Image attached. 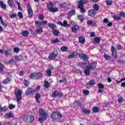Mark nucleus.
I'll return each mask as SVG.
<instances>
[{
    "label": "nucleus",
    "mask_w": 125,
    "mask_h": 125,
    "mask_svg": "<svg viewBox=\"0 0 125 125\" xmlns=\"http://www.w3.org/2000/svg\"><path fill=\"white\" fill-rule=\"evenodd\" d=\"M41 94H40V93H37L35 95V99L36 101V102H37V103H38V104H41V102H40V101L39 100L40 99V98H41Z\"/></svg>",
    "instance_id": "24"
},
{
    "label": "nucleus",
    "mask_w": 125,
    "mask_h": 125,
    "mask_svg": "<svg viewBox=\"0 0 125 125\" xmlns=\"http://www.w3.org/2000/svg\"><path fill=\"white\" fill-rule=\"evenodd\" d=\"M94 41L97 43H99V42H100V41H101V39L99 37H95Z\"/></svg>",
    "instance_id": "44"
},
{
    "label": "nucleus",
    "mask_w": 125,
    "mask_h": 125,
    "mask_svg": "<svg viewBox=\"0 0 125 125\" xmlns=\"http://www.w3.org/2000/svg\"><path fill=\"white\" fill-rule=\"evenodd\" d=\"M78 8L80 9L81 13H84L86 11L85 9L83 8V4H86L88 1L87 0H81L78 2Z\"/></svg>",
    "instance_id": "1"
},
{
    "label": "nucleus",
    "mask_w": 125,
    "mask_h": 125,
    "mask_svg": "<svg viewBox=\"0 0 125 125\" xmlns=\"http://www.w3.org/2000/svg\"><path fill=\"white\" fill-rule=\"evenodd\" d=\"M90 70L91 69H89V67H88L87 69L84 70V73L86 76H89L90 75Z\"/></svg>",
    "instance_id": "34"
},
{
    "label": "nucleus",
    "mask_w": 125,
    "mask_h": 125,
    "mask_svg": "<svg viewBox=\"0 0 125 125\" xmlns=\"http://www.w3.org/2000/svg\"><path fill=\"white\" fill-rule=\"evenodd\" d=\"M95 84H96L95 80H90L86 83V86L87 88H89V87H91V86H94Z\"/></svg>",
    "instance_id": "16"
},
{
    "label": "nucleus",
    "mask_w": 125,
    "mask_h": 125,
    "mask_svg": "<svg viewBox=\"0 0 125 125\" xmlns=\"http://www.w3.org/2000/svg\"><path fill=\"white\" fill-rule=\"evenodd\" d=\"M60 7H61V8H63L65 9L66 8V7H67L68 6V5H67V3L63 2L61 4H60Z\"/></svg>",
    "instance_id": "31"
},
{
    "label": "nucleus",
    "mask_w": 125,
    "mask_h": 125,
    "mask_svg": "<svg viewBox=\"0 0 125 125\" xmlns=\"http://www.w3.org/2000/svg\"><path fill=\"white\" fill-rule=\"evenodd\" d=\"M27 9L29 17L32 18V17H33V16H34V14H33V9H32L31 4H28L27 5Z\"/></svg>",
    "instance_id": "11"
},
{
    "label": "nucleus",
    "mask_w": 125,
    "mask_h": 125,
    "mask_svg": "<svg viewBox=\"0 0 125 125\" xmlns=\"http://www.w3.org/2000/svg\"><path fill=\"white\" fill-rule=\"evenodd\" d=\"M38 19H39V20L42 21L44 19V16H43V14H41L38 17Z\"/></svg>",
    "instance_id": "54"
},
{
    "label": "nucleus",
    "mask_w": 125,
    "mask_h": 125,
    "mask_svg": "<svg viewBox=\"0 0 125 125\" xmlns=\"http://www.w3.org/2000/svg\"><path fill=\"white\" fill-rule=\"evenodd\" d=\"M8 62L9 64H14L15 63V61H14L13 58H12L8 61Z\"/></svg>",
    "instance_id": "57"
},
{
    "label": "nucleus",
    "mask_w": 125,
    "mask_h": 125,
    "mask_svg": "<svg viewBox=\"0 0 125 125\" xmlns=\"http://www.w3.org/2000/svg\"><path fill=\"white\" fill-rule=\"evenodd\" d=\"M80 26L77 24H75L71 27V32L72 33H77V32H78V31H79V30H80Z\"/></svg>",
    "instance_id": "19"
},
{
    "label": "nucleus",
    "mask_w": 125,
    "mask_h": 125,
    "mask_svg": "<svg viewBox=\"0 0 125 125\" xmlns=\"http://www.w3.org/2000/svg\"><path fill=\"white\" fill-rule=\"evenodd\" d=\"M24 75H25V71L23 70H21L19 73V76H20V77H23Z\"/></svg>",
    "instance_id": "50"
},
{
    "label": "nucleus",
    "mask_w": 125,
    "mask_h": 125,
    "mask_svg": "<svg viewBox=\"0 0 125 125\" xmlns=\"http://www.w3.org/2000/svg\"><path fill=\"white\" fill-rule=\"evenodd\" d=\"M53 6H54V4L52 2H49V4H47V7L50 12H52L53 13L58 12L59 11L58 7L54 8Z\"/></svg>",
    "instance_id": "2"
},
{
    "label": "nucleus",
    "mask_w": 125,
    "mask_h": 125,
    "mask_svg": "<svg viewBox=\"0 0 125 125\" xmlns=\"http://www.w3.org/2000/svg\"><path fill=\"white\" fill-rule=\"evenodd\" d=\"M96 66H97V62H93L89 65L88 68H89V70H92V69L96 68Z\"/></svg>",
    "instance_id": "20"
},
{
    "label": "nucleus",
    "mask_w": 125,
    "mask_h": 125,
    "mask_svg": "<svg viewBox=\"0 0 125 125\" xmlns=\"http://www.w3.org/2000/svg\"><path fill=\"white\" fill-rule=\"evenodd\" d=\"M35 90L34 89V88L32 87H28L25 91V94L28 96L29 95H30V94H33V93H35Z\"/></svg>",
    "instance_id": "15"
},
{
    "label": "nucleus",
    "mask_w": 125,
    "mask_h": 125,
    "mask_svg": "<svg viewBox=\"0 0 125 125\" xmlns=\"http://www.w3.org/2000/svg\"><path fill=\"white\" fill-rule=\"evenodd\" d=\"M39 116L41 117L42 118H43L44 120H46L47 118H48V114L47 113H46L44 111V109L42 108H40L39 109Z\"/></svg>",
    "instance_id": "7"
},
{
    "label": "nucleus",
    "mask_w": 125,
    "mask_h": 125,
    "mask_svg": "<svg viewBox=\"0 0 125 125\" xmlns=\"http://www.w3.org/2000/svg\"><path fill=\"white\" fill-rule=\"evenodd\" d=\"M46 74L48 77H51V69H47L46 71Z\"/></svg>",
    "instance_id": "48"
},
{
    "label": "nucleus",
    "mask_w": 125,
    "mask_h": 125,
    "mask_svg": "<svg viewBox=\"0 0 125 125\" xmlns=\"http://www.w3.org/2000/svg\"><path fill=\"white\" fill-rule=\"evenodd\" d=\"M82 112L83 113H84V114H85L86 115H89V114H90V110L86 108L83 109Z\"/></svg>",
    "instance_id": "33"
},
{
    "label": "nucleus",
    "mask_w": 125,
    "mask_h": 125,
    "mask_svg": "<svg viewBox=\"0 0 125 125\" xmlns=\"http://www.w3.org/2000/svg\"><path fill=\"white\" fill-rule=\"evenodd\" d=\"M51 43H57V42H60V41L59 39L56 38L55 40H52L51 41Z\"/></svg>",
    "instance_id": "37"
},
{
    "label": "nucleus",
    "mask_w": 125,
    "mask_h": 125,
    "mask_svg": "<svg viewBox=\"0 0 125 125\" xmlns=\"http://www.w3.org/2000/svg\"><path fill=\"white\" fill-rule=\"evenodd\" d=\"M44 87L45 88H49V83H48V81H45L44 82Z\"/></svg>",
    "instance_id": "40"
},
{
    "label": "nucleus",
    "mask_w": 125,
    "mask_h": 125,
    "mask_svg": "<svg viewBox=\"0 0 125 125\" xmlns=\"http://www.w3.org/2000/svg\"><path fill=\"white\" fill-rule=\"evenodd\" d=\"M48 27L52 30H54L56 28V25L52 22H50L48 24Z\"/></svg>",
    "instance_id": "27"
},
{
    "label": "nucleus",
    "mask_w": 125,
    "mask_h": 125,
    "mask_svg": "<svg viewBox=\"0 0 125 125\" xmlns=\"http://www.w3.org/2000/svg\"><path fill=\"white\" fill-rule=\"evenodd\" d=\"M117 49V50H121V49H123V47L122 46V45L118 44Z\"/></svg>",
    "instance_id": "61"
},
{
    "label": "nucleus",
    "mask_w": 125,
    "mask_h": 125,
    "mask_svg": "<svg viewBox=\"0 0 125 125\" xmlns=\"http://www.w3.org/2000/svg\"><path fill=\"white\" fill-rule=\"evenodd\" d=\"M79 42L80 43L83 44L85 42V39L83 36H80L79 37Z\"/></svg>",
    "instance_id": "26"
},
{
    "label": "nucleus",
    "mask_w": 125,
    "mask_h": 125,
    "mask_svg": "<svg viewBox=\"0 0 125 125\" xmlns=\"http://www.w3.org/2000/svg\"><path fill=\"white\" fill-rule=\"evenodd\" d=\"M93 113H98L99 112V108L97 106L94 107L92 109Z\"/></svg>",
    "instance_id": "43"
},
{
    "label": "nucleus",
    "mask_w": 125,
    "mask_h": 125,
    "mask_svg": "<svg viewBox=\"0 0 125 125\" xmlns=\"http://www.w3.org/2000/svg\"><path fill=\"white\" fill-rule=\"evenodd\" d=\"M7 3L9 6L12 7V8H14L15 7V4H14L13 0H7Z\"/></svg>",
    "instance_id": "21"
},
{
    "label": "nucleus",
    "mask_w": 125,
    "mask_h": 125,
    "mask_svg": "<svg viewBox=\"0 0 125 125\" xmlns=\"http://www.w3.org/2000/svg\"><path fill=\"white\" fill-rule=\"evenodd\" d=\"M93 8H94V10H95V11H98V10H99V5L97 4L93 5Z\"/></svg>",
    "instance_id": "38"
},
{
    "label": "nucleus",
    "mask_w": 125,
    "mask_h": 125,
    "mask_svg": "<svg viewBox=\"0 0 125 125\" xmlns=\"http://www.w3.org/2000/svg\"><path fill=\"white\" fill-rule=\"evenodd\" d=\"M11 51H12V50L11 48H8L5 50L4 53V56H8V55H11Z\"/></svg>",
    "instance_id": "22"
},
{
    "label": "nucleus",
    "mask_w": 125,
    "mask_h": 125,
    "mask_svg": "<svg viewBox=\"0 0 125 125\" xmlns=\"http://www.w3.org/2000/svg\"><path fill=\"white\" fill-rule=\"evenodd\" d=\"M79 58L81 60H83L84 61H88V59H89V57L87 56L86 54L83 53H81L78 54Z\"/></svg>",
    "instance_id": "12"
},
{
    "label": "nucleus",
    "mask_w": 125,
    "mask_h": 125,
    "mask_svg": "<svg viewBox=\"0 0 125 125\" xmlns=\"http://www.w3.org/2000/svg\"><path fill=\"white\" fill-rule=\"evenodd\" d=\"M19 51H20V48H19V47H15L14 48V52L15 53H18V52H19Z\"/></svg>",
    "instance_id": "52"
},
{
    "label": "nucleus",
    "mask_w": 125,
    "mask_h": 125,
    "mask_svg": "<svg viewBox=\"0 0 125 125\" xmlns=\"http://www.w3.org/2000/svg\"><path fill=\"white\" fill-rule=\"evenodd\" d=\"M120 16H121V17H123L124 18H125V13L124 12H121Z\"/></svg>",
    "instance_id": "64"
},
{
    "label": "nucleus",
    "mask_w": 125,
    "mask_h": 125,
    "mask_svg": "<svg viewBox=\"0 0 125 125\" xmlns=\"http://www.w3.org/2000/svg\"><path fill=\"white\" fill-rule=\"evenodd\" d=\"M67 81V79L65 77H63L62 79L59 80L60 83H64V82H66Z\"/></svg>",
    "instance_id": "53"
},
{
    "label": "nucleus",
    "mask_w": 125,
    "mask_h": 125,
    "mask_svg": "<svg viewBox=\"0 0 125 125\" xmlns=\"http://www.w3.org/2000/svg\"><path fill=\"white\" fill-rule=\"evenodd\" d=\"M63 97V93L58 90H55L54 92L52 94V97L55 98L58 97V98H61Z\"/></svg>",
    "instance_id": "9"
},
{
    "label": "nucleus",
    "mask_w": 125,
    "mask_h": 125,
    "mask_svg": "<svg viewBox=\"0 0 125 125\" xmlns=\"http://www.w3.org/2000/svg\"><path fill=\"white\" fill-rule=\"evenodd\" d=\"M77 65L78 66V67L83 68V63L82 62H79L78 63H77Z\"/></svg>",
    "instance_id": "55"
},
{
    "label": "nucleus",
    "mask_w": 125,
    "mask_h": 125,
    "mask_svg": "<svg viewBox=\"0 0 125 125\" xmlns=\"http://www.w3.org/2000/svg\"><path fill=\"white\" fill-rule=\"evenodd\" d=\"M5 118L7 119H10V118H14V114L12 112L6 113L5 114Z\"/></svg>",
    "instance_id": "23"
},
{
    "label": "nucleus",
    "mask_w": 125,
    "mask_h": 125,
    "mask_svg": "<svg viewBox=\"0 0 125 125\" xmlns=\"http://www.w3.org/2000/svg\"><path fill=\"white\" fill-rule=\"evenodd\" d=\"M87 25H89V26H96V22H93L91 20H88L87 21Z\"/></svg>",
    "instance_id": "28"
},
{
    "label": "nucleus",
    "mask_w": 125,
    "mask_h": 125,
    "mask_svg": "<svg viewBox=\"0 0 125 125\" xmlns=\"http://www.w3.org/2000/svg\"><path fill=\"white\" fill-rule=\"evenodd\" d=\"M104 57L105 58V60H111V57L107 54H105Z\"/></svg>",
    "instance_id": "45"
},
{
    "label": "nucleus",
    "mask_w": 125,
    "mask_h": 125,
    "mask_svg": "<svg viewBox=\"0 0 125 125\" xmlns=\"http://www.w3.org/2000/svg\"><path fill=\"white\" fill-rule=\"evenodd\" d=\"M76 14V10L73 9L71 11H69L67 13V18L68 19H71L72 16H74Z\"/></svg>",
    "instance_id": "17"
},
{
    "label": "nucleus",
    "mask_w": 125,
    "mask_h": 125,
    "mask_svg": "<svg viewBox=\"0 0 125 125\" xmlns=\"http://www.w3.org/2000/svg\"><path fill=\"white\" fill-rule=\"evenodd\" d=\"M79 55V53L77 51H73L69 55L67 56L68 59H72L73 58H77Z\"/></svg>",
    "instance_id": "14"
},
{
    "label": "nucleus",
    "mask_w": 125,
    "mask_h": 125,
    "mask_svg": "<svg viewBox=\"0 0 125 125\" xmlns=\"http://www.w3.org/2000/svg\"><path fill=\"white\" fill-rule=\"evenodd\" d=\"M105 2L107 5H111V4H113V1L111 0H106Z\"/></svg>",
    "instance_id": "49"
},
{
    "label": "nucleus",
    "mask_w": 125,
    "mask_h": 125,
    "mask_svg": "<svg viewBox=\"0 0 125 125\" xmlns=\"http://www.w3.org/2000/svg\"><path fill=\"white\" fill-rule=\"evenodd\" d=\"M18 16H19V18H20L21 19H23V14L22 13V12H19L18 13Z\"/></svg>",
    "instance_id": "51"
},
{
    "label": "nucleus",
    "mask_w": 125,
    "mask_h": 125,
    "mask_svg": "<svg viewBox=\"0 0 125 125\" xmlns=\"http://www.w3.org/2000/svg\"><path fill=\"white\" fill-rule=\"evenodd\" d=\"M11 83V79L7 78L3 81V83L4 84H9Z\"/></svg>",
    "instance_id": "25"
},
{
    "label": "nucleus",
    "mask_w": 125,
    "mask_h": 125,
    "mask_svg": "<svg viewBox=\"0 0 125 125\" xmlns=\"http://www.w3.org/2000/svg\"><path fill=\"white\" fill-rule=\"evenodd\" d=\"M53 35H54V36H59V30L55 29L53 32Z\"/></svg>",
    "instance_id": "46"
},
{
    "label": "nucleus",
    "mask_w": 125,
    "mask_h": 125,
    "mask_svg": "<svg viewBox=\"0 0 125 125\" xmlns=\"http://www.w3.org/2000/svg\"><path fill=\"white\" fill-rule=\"evenodd\" d=\"M83 93L85 95H88V94H89V91L88 90H84L83 92Z\"/></svg>",
    "instance_id": "56"
},
{
    "label": "nucleus",
    "mask_w": 125,
    "mask_h": 125,
    "mask_svg": "<svg viewBox=\"0 0 125 125\" xmlns=\"http://www.w3.org/2000/svg\"><path fill=\"white\" fill-rule=\"evenodd\" d=\"M58 56V51L57 50H55L53 51V52L48 56V59L50 60H52V59H55L56 57Z\"/></svg>",
    "instance_id": "10"
},
{
    "label": "nucleus",
    "mask_w": 125,
    "mask_h": 125,
    "mask_svg": "<svg viewBox=\"0 0 125 125\" xmlns=\"http://www.w3.org/2000/svg\"><path fill=\"white\" fill-rule=\"evenodd\" d=\"M9 108L10 110H12V109H14V108H15V105L9 104Z\"/></svg>",
    "instance_id": "63"
},
{
    "label": "nucleus",
    "mask_w": 125,
    "mask_h": 125,
    "mask_svg": "<svg viewBox=\"0 0 125 125\" xmlns=\"http://www.w3.org/2000/svg\"><path fill=\"white\" fill-rule=\"evenodd\" d=\"M83 68H88L89 65V62H88V61H85L84 62H83Z\"/></svg>",
    "instance_id": "29"
},
{
    "label": "nucleus",
    "mask_w": 125,
    "mask_h": 125,
    "mask_svg": "<svg viewBox=\"0 0 125 125\" xmlns=\"http://www.w3.org/2000/svg\"><path fill=\"white\" fill-rule=\"evenodd\" d=\"M61 50L62 52H67L68 50V47L66 46H63L61 48Z\"/></svg>",
    "instance_id": "36"
},
{
    "label": "nucleus",
    "mask_w": 125,
    "mask_h": 125,
    "mask_svg": "<svg viewBox=\"0 0 125 125\" xmlns=\"http://www.w3.org/2000/svg\"><path fill=\"white\" fill-rule=\"evenodd\" d=\"M111 53L113 58L117 59L118 58V53H117V50L114 46H111Z\"/></svg>",
    "instance_id": "13"
},
{
    "label": "nucleus",
    "mask_w": 125,
    "mask_h": 125,
    "mask_svg": "<svg viewBox=\"0 0 125 125\" xmlns=\"http://www.w3.org/2000/svg\"><path fill=\"white\" fill-rule=\"evenodd\" d=\"M30 78L32 80L41 79V78H42V73L41 72L31 73L30 75Z\"/></svg>",
    "instance_id": "6"
},
{
    "label": "nucleus",
    "mask_w": 125,
    "mask_h": 125,
    "mask_svg": "<svg viewBox=\"0 0 125 125\" xmlns=\"http://www.w3.org/2000/svg\"><path fill=\"white\" fill-rule=\"evenodd\" d=\"M17 17V15L16 14H12L10 16V18H16Z\"/></svg>",
    "instance_id": "58"
},
{
    "label": "nucleus",
    "mask_w": 125,
    "mask_h": 125,
    "mask_svg": "<svg viewBox=\"0 0 125 125\" xmlns=\"http://www.w3.org/2000/svg\"><path fill=\"white\" fill-rule=\"evenodd\" d=\"M99 88L101 89H103V88H104V85L102 83H99Z\"/></svg>",
    "instance_id": "60"
},
{
    "label": "nucleus",
    "mask_w": 125,
    "mask_h": 125,
    "mask_svg": "<svg viewBox=\"0 0 125 125\" xmlns=\"http://www.w3.org/2000/svg\"><path fill=\"white\" fill-rule=\"evenodd\" d=\"M4 69V65L2 64L1 63H0V73H3Z\"/></svg>",
    "instance_id": "41"
},
{
    "label": "nucleus",
    "mask_w": 125,
    "mask_h": 125,
    "mask_svg": "<svg viewBox=\"0 0 125 125\" xmlns=\"http://www.w3.org/2000/svg\"><path fill=\"white\" fill-rule=\"evenodd\" d=\"M87 14L88 16H89L90 17H94L96 14V12H95L94 9H90L88 10Z\"/></svg>",
    "instance_id": "18"
},
{
    "label": "nucleus",
    "mask_w": 125,
    "mask_h": 125,
    "mask_svg": "<svg viewBox=\"0 0 125 125\" xmlns=\"http://www.w3.org/2000/svg\"><path fill=\"white\" fill-rule=\"evenodd\" d=\"M21 35L22 37H25V38H27L28 36H29V32L27 31H24L22 33Z\"/></svg>",
    "instance_id": "39"
},
{
    "label": "nucleus",
    "mask_w": 125,
    "mask_h": 125,
    "mask_svg": "<svg viewBox=\"0 0 125 125\" xmlns=\"http://www.w3.org/2000/svg\"><path fill=\"white\" fill-rule=\"evenodd\" d=\"M23 121L28 123H32L35 121V117L32 115H25L23 117Z\"/></svg>",
    "instance_id": "4"
},
{
    "label": "nucleus",
    "mask_w": 125,
    "mask_h": 125,
    "mask_svg": "<svg viewBox=\"0 0 125 125\" xmlns=\"http://www.w3.org/2000/svg\"><path fill=\"white\" fill-rule=\"evenodd\" d=\"M0 6L2 9H6V5L2 1H0Z\"/></svg>",
    "instance_id": "32"
},
{
    "label": "nucleus",
    "mask_w": 125,
    "mask_h": 125,
    "mask_svg": "<svg viewBox=\"0 0 125 125\" xmlns=\"http://www.w3.org/2000/svg\"><path fill=\"white\" fill-rule=\"evenodd\" d=\"M35 26L37 27V28L36 29V32L38 34H42V28L41 27L42 25V22H41L38 21H35Z\"/></svg>",
    "instance_id": "3"
},
{
    "label": "nucleus",
    "mask_w": 125,
    "mask_h": 125,
    "mask_svg": "<svg viewBox=\"0 0 125 125\" xmlns=\"http://www.w3.org/2000/svg\"><path fill=\"white\" fill-rule=\"evenodd\" d=\"M74 104L77 107L78 106H79L80 105V102L78 101H75L74 102Z\"/></svg>",
    "instance_id": "59"
},
{
    "label": "nucleus",
    "mask_w": 125,
    "mask_h": 125,
    "mask_svg": "<svg viewBox=\"0 0 125 125\" xmlns=\"http://www.w3.org/2000/svg\"><path fill=\"white\" fill-rule=\"evenodd\" d=\"M15 95L17 98V102L22 100V91L21 90L19 89L17 92H15Z\"/></svg>",
    "instance_id": "8"
},
{
    "label": "nucleus",
    "mask_w": 125,
    "mask_h": 125,
    "mask_svg": "<svg viewBox=\"0 0 125 125\" xmlns=\"http://www.w3.org/2000/svg\"><path fill=\"white\" fill-rule=\"evenodd\" d=\"M67 24H68V21H64L62 23L63 27H66Z\"/></svg>",
    "instance_id": "62"
},
{
    "label": "nucleus",
    "mask_w": 125,
    "mask_h": 125,
    "mask_svg": "<svg viewBox=\"0 0 125 125\" xmlns=\"http://www.w3.org/2000/svg\"><path fill=\"white\" fill-rule=\"evenodd\" d=\"M78 19L79 20H80V21L81 22H83V20H84L83 17V15H79L78 16Z\"/></svg>",
    "instance_id": "47"
},
{
    "label": "nucleus",
    "mask_w": 125,
    "mask_h": 125,
    "mask_svg": "<svg viewBox=\"0 0 125 125\" xmlns=\"http://www.w3.org/2000/svg\"><path fill=\"white\" fill-rule=\"evenodd\" d=\"M50 117L53 120H57V119H60V118H62L63 116L60 112L57 111L52 112L50 115Z\"/></svg>",
    "instance_id": "5"
},
{
    "label": "nucleus",
    "mask_w": 125,
    "mask_h": 125,
    "mask_svg": "<svg viewBox=\"0 0 125 125\" xmlns=\"http://www.w3.org/2000/svg\"><path fill=\"white\" fill-rule=\"evenodd\" d=\"M6 106H4L2 107H1V105H0V112H6Z\"/></svg>",
    "instance_id": "42"
},
{
    "label": "nucleus",
    "mask_w": 125,
    "mask_h": 125,
    "mask_svg": "<svg viewBox=\"0 0 125 125\" xmlns=\"http://www.w3.org/2000/svg\"><path fill=\"white\" fill-rule=\"evenodd\" d=\"M15 61H21L22 60V55L14 56Z\"/></svg>",
    "instance_id": "30"
},
{
    "label": "nucleus",
    "mask_w": 125,
    "mask_h": 125,
    "mask_svg": "<svg viewBox=\"0 0 125 125\" xmlns=\"http://www.w3.org/2000/svg\"><path fill=\"white\" fill-rule=\"evenodd\" d=\"M113 19L115 21H119V20H121V16L117 15H114L113 16Z\"/></svg>",
    "instance_id": "35"
}]
</instances>
